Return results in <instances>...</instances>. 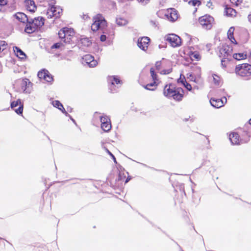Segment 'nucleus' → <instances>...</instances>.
Listing matches in <instances>:
<instances>
[{
    "label": "nucleus",
    "instance_id": "obj_1",
    "mask_svg": "<svg viewBox=\"0 0 251 251\" xmlns=\"http://www.w3.org/2000/svg\"><path fill=\"white\" fill-rule=\"evenodd\" d=\"M93 23L91 25V29L93 31L98 30L103 31L107 27V22L101 14H99L94 16L93 18Z\"/></svg>",
    "mask_w": 251,
    "mask_h": 251
},
{
    "label": "nucleus",
    "instance_id": "obj_2",
    "mask_svg": "<svg viewBox=\"0 0 251 251\" xmlns=\"http://www.w3.org/2000/svg\"><path fill=\"white\" fill-rule=\"evenodd\" d=\"M164 95L168 98H173L176 100H180L182 98V95L177 91L173 84L166 85L164 88Z\"/></svg>",
    "mask_w": 251,
    "mask_h": 251
},
{
    "label": "nucleus",
    "instance_id": "obj_3",
    "mask_svg": "<svg viewBox=\"0 0 251 251\" xmlns=\"http://www.w3.org/2000/svg\"><path fill=\"white\" fill-rule=\"evenodd\" d=\"M75 35V32L73 29L64 27L60 30L58 32V36L63 42L65 43H70Z\"/></svg>",
    "mask_w": 251,
    "mask_h": 251
},
{
    "label": "nucleus",
    "instance_id": "obj_4",
    "mask_svg": "<svg viewBox=\"0 0 251 251\" xmlns=\"http://www.w3.org/2000/svg\"><path fill=\"white\" fill-rule=\"evenodd\" d=\"M235 72L242 77L250 76L251 75V65L248 63L238 65L236 67Z\"/></svg>",
    "mask_w": 251,
    "mask_h": 251
},
{
    "label": "nucleus",
    "instance_id": "obj_5",
    "mask_svg": "<svg viewBox=\"0 0 251 251\" xmlns=\"http://www.w3.org/2000/svg\"><path fill=\"white\" fill-rule=\"evenodd\" d=\"M199 23L203 28L210 29L214 24V20L211 16L205 15L199 18Z\"/></svg>",
    "mask_w": 251,
    "mask_h": 251
},
{
    "label": "nucleus",
    "instance_id": "obj_6",
    "mask_svg": "<svg viewBox=\"0 0 251 251\" xmlns=\"http://www.w3.org/2000/svg\"><path fill=\"white\" fill-rule=\"evenodd\" d=\"M166 40L174 48L179 47L181 45V38L175 34H169L166 36Z\"/></svg>",
    "mask_w": 251,
    "mask_h": 251
},
{
    "label": "nucleus",
    "instance_id": "obj_7",
    "mask_svg": "<svg viewBox=\"0 0 251 251\" xmlns=\"http://www.w3.org/2000/svg\"><path fill=\"white\" fill-rule=\"evenodd\" d=\"M101 128L105 132H108L111 129V124L109 118L106 115L100 117Z\"/></svg>",
    "mask_w": 251,
    "mask_h": 251
},
{
    "label": "nucleus",
    "instance_id": "obj_8",
    "mask_svg": "<svg viewBox=\"0 0 251 251\" xmlns=\"http://www.w3.org/2000/svg\"><path fill=\"white\" fill-rule=\"evenodd\" d=\"M21 90L25 93H30L32 89V83L28 79L25 78L20 81Z\"/></svg>",
    "mask_w": 251,
    "mask_h": 251
},
{
    "label": "nucleus",
    "instance_id": "obj_9",
    "mask_svg": "<svg viewBox=\"0 0 251 251\" xmlns=\"http://www.w3.org/2000/svg\"><path fill=\"white\" fill-rule=\"evenodd\" d=\"M11 107L18 114H20L23 113V104L22 103L21 100L20 99H18L16 101L11 102Z\"/></svg>",
    "mask_w": 251,
    "mask_h": 251
},
{
    "label": "nucleus",
    "instance_id": "obj_10",
    "mask_svg": "<svg viewBox=\"0 0 251 251\" xmlns=\"http://www.w3.org/2000/svg\"><path fill=\"white\" fill-rule=\"evenodd\" d=\"M150 39L148 37H142L138 40L137 45L139 48L145 51L148 49Z\"/></svg>",
    "mask_w": 251,
    "mask_h": 251
},
{
    "label": "nucleus",
    "instance_id": "obj_11",
    "mask_svg": "<svg viewBox=\"0 0 251 251\" xmlns=\"http://www.w3.org/2000/svg\"><path fill=\"white\" fill-rule=\"evenodd\" d=\"M82 59L83 63L88 65L90 67H94L98 64L97 60H95L94 57L90 54L85 55Z\"/></svg>",
    "mask_w": 251,
    "mask_h": 251
},
{
    "label": "nucleus",
    "instance_id": "obj_12",
    "mask_svg": "<svg viewBox=\"0 0 251 251\" xmlns=\"http://www.w3.org/2000/svg\"><path fill=\"white\" fill-rule=\"evenodd\" d=\"M226 98L223 97L222 99L212 98L210 102L212 106L215 108H220L223 106L226 102Z\"/></svg>",
    "mask_w": 251,
    "mask_h": 251
},
{
    "label": "nucleus",
    "instance_id": "obj_13",
    "mask_svg": "<svg viewBox=\"0 0 251 251\" xmlns=\"http://www.w3.org/2000/svg\"><path fill=\"white\" fill-rule=\"evenodd\" d=\"M38 76L40 79H43L49 82L52 81L53 80L52 75L46 70H43L39 72Z\"/></svg>",
    "mask_w": 251,
    "mask_h": 251
},
{
    "label": "nucleus",
    "instance_id": "obj_14",
    "mask_svg": "<svg viewBox=\"0 0 251 251\" xmlns=\"http://www.w3.org/2000/svg\"><path fill=\"white\" fill-rule=\"evenodd\" d=\"M167 19L171 22L176 21L178 18V15L176 10L174 8L168 9L167 13L165 14Z\"/></svg>",
    "mask_w": 251,
    "mask_h": 251
},
{
    "label": "nucleus",
    "instance_id": "obj_15",
    "mask_svg": "<svg viewBox=\"0 0 251 251\" xmlns=\"http://www.w3.org/2000/svg\"><path fill=\"white\" fill-rule=\"evenodd\" d=\"M232 49L231 47L228 45L223 46L222 48L220 50V54L223 56V58H227L229 55H231Z\"/></svg>",
    "mask_w": 251,
    "mask_h": 251
},
{
    "label": "nucleus",
    "instance_id": "obj_16",
    "mask_svg": "<svg viewBox=\"0 0 251 251\" xmlns=\"http://www.w3.org/2000/svg\"><path fill=\"white\" fill-rule=\"evenodd\" d=\"M108 81L111 82V85L109 88L112 92H114L116 90L114 88L115 84H121L122 83L121 81L116 76L109 77Z\"/></svg>",
    "mask_w": 251,
    "mask_h": 251
},
{
    "label": "nucleus",
    "instance_id": "obj_17",
    "mask_svg": "<svg viewBox=\"0 0 251 251\" xmlns=\"http://www.w3.org/2000/svg\"><path fill=\"white\" fill-rule=\"evenodd\" d=\"M25 4L27 10L31 12H34L36 9L34 1L33 0H25Z\"/></svg>",
    "mask_w": 251,
    "mask_h": 251
},
{
    "label": "nucleus",
    "instance_id": "obj_18",
    "mask_svg": "<svg viewBox=\"0 0 251 251\" xmlns=\"http://www.w3.org/2000/svg\"><path fill=\"white\" fill-rule=\"evenodd\" d=\"M30 20L32 21V24L36 26L37 28L41 27L44 24V20L41 17L35 18L33 20Z\"/></svg>",
    "mask_w": 251,
    "mask_h": 251
},
{
    "label": "nucleus",
    "instance_id": "obj_19",
    "mask_svg": "<svg viewBox=\"0 0 251 251\" xmlns=\"http://www.w3.org/2000/svg\"><path fill=\"white\" fill-rule=\"evenodd\" d=\"M229 140L233 145H239L241 143L239 136L237 133H233L229 135Z\"/></svg>",
    "mask_w": 251,
    "mask_h": 251
},
{
    "label": "nucleus",
    "instance_id": "obj_20",
    "mask_svg": "<svg viewBox=\"0 0 251 251\" xmlns=\"http://www.w3.org/2000/svg\"><path fill=\"white\" fill-rule=\"evenodd\" d=\"M27 25L25 28V31L27 33H31L34 32L37 28L36 26L32 24V21L28 19V21L26 22Z\"/></svg>",
    "mask_w": 251,
    "mask_h": 251
},
{
    "label": "nucleus",
    "instance_id": "obj_21",
    "mask_svg": "<svg viewBox=\"0 0 251 251\" xmlns=\"http://www.w3.org/2000/svg\"><path fill=\"white\" fill-rule=\"evenodd\" d=\"M14 16L19 21L22 23H25L28 21L29 19L24 13L18 12L14 15Z\"/></svg>",
    "mask_w": 251,
    "mask_h": 251
},
{
    "label": "nucleus",
    "instance_id": "obj_22",
    "mask_svg": "<svg viewBox=\"0 0 251 251\" xmlns=\"http://www.w3.org/2000/svg\"><path fill=\"white\" fill-rule=\"evenodd\" d=\"M13 50L18 57L21 59H24L25 57V54L18 47H14Z\"/></svg>",
    "mask_w": 251,
    "mask_h": 251
},
{
    "label": "nucleus",
    "instance_id": "obj_23",
    "mask_svg": "<svg viewBox=\"0 0 251 251\" xmlns=\"http://www.w3.org/2000/svg\"><path fill=\"white\" fill-rule=\"evenodd\" d=\"M234 31V27H231L229 29L228 32H227V36L228 39L233 43H235V44H237V43L236 42L234 36H233V33Z\"/></svg>",
    "mask_w": 251,
    "mask_h": 251
},
{
    "label": "nucleus",
    "instance_id": "obj_24",
    "mask_svg": "<svg viewBox=\"0 0 251 251\" xmlns=\"http://www.w3.org/2000/svg\"><path fill=\"white\" fill-rule=\"evenodd\" d=\"M52 104L54 107L58 108L63 113L65 114L66 115L67 114V113L66 111L65 108L63 107L62 104L60 102V101L58 100H55L52 102Z\"/></svg>",
    "mask_w": 251,
    "mask_h": 251
},
{
    "label": "nucleus",
    "instance_id": "obj_25",
    "mask_svg": "<svg viewBox=\"0 0 251 251\" xmlns=\"http://www.w3.org/2000/svg\"><path fill=\"white\" fill-rule=\"evenodd\" d=\"M80 44L84 47H89L92 42L88 38L84 37L80 39Z\"/></svg>",
    "mask_w": 251,
    "mask_h": 251
},
{
    "label": "nucleus",
    "instance_id": "obj_26",
    "mask_svg": "<svg viewBox=\"0 0 251 251\" xmlns=\"http://www.w3.org/2000/svg\"><path fill=\"white\" fill-rule=\"evenodd\" d=\"M225 12L226 15L230 16H235L236 13L234 9L230 7H227V6L225 8Z\"/></svg>",
    "mask_w": 251,
    "mask_h": 251
},
{
    "label": "nucleus",
    "instance_id": "obj_27",
    "mask_svg": "<svg viewBox=\"0 0 251 251\" xmlns=\"http://www.w3.org/2000/svg\"><path fill=\"white\" fill-rule=\"evenodd\" d=\"M51 9L52 10V12L54 14V16L56 18H58L60 16V13L62 11V9L59 7H55L51 6Z\"/></svg>",
    "mask_w": 251,
    "mask_h": 251
},
{
    "label": "nucleus",
    "instance_id": "obj_28",
    "mask_svg": "<svg viewBox=\"0 0 251 251\" xmlns=\"http://www.w3.org/2000/svg\"><path fill=\"white\" fill-rule=\"evenodd\" d=\"M157 85V82L156 81H153V82L148 84L145 86L144 88L147 90L153 91L156 89Z\"/></svg>",
    "mask_w": 251,
    "mask_h": 251
},
{
    "label": "nucleus",
    "instance_id": "obj_29",
    "mask_svg": "<svg viewBox=\"0 0 251 251\" xmlns=\"http://www.w3.org/2000/svg\"><path fill=\"white\" fill-rule=\"evenodd\" d=\"M233 57L237 60H240L246 58L247 55L243 53H234Z\"/></svg>",
    "mask_w": 251,
    "mask_h": 251
},
{
    "label": "nucleus",
    "instance_id": "obj_30",
    "mask_svg": "<svg viewBox=\"0 0 251 251\" xmlns=\"http://www.w3.org/2000/svg\"><path fill=\"white\" fill-rule=\"evenodd\" d=\"M127 22L126 19L122 18H118L116 19V23L119 25H125L127 24Z\"/></svg>",
    "mask_w": 251,
    "mask_h": 251
},
{
    "label": "nucleus",
    "instance_id": "obj_31",
    "mask_svg": "<svg viewBox=\"0 0 251 251\" xmlns=\"http://www.w3.org/2000/svg\"><path fill=\"white\" fill-rule=\"evenodd\" d=\"M190 57L192 60H199L201 59L199 53L196 51L192 52L190 54Z\"/></svg>",
    "mask_w": 251,
    "mask_h": 251
},
{
    "label": "nucleus",
    "instance_id": "obj_32",
    "mask_svg": "<svg viewBox=\"0 0 251 251\" xmlns=\"http://www.w3.org/2000/svg\"><path fill=\"white\" fill-rule=\"evenodd\" d=\"M150 73H151V76L153 81L157 82V81H158L157 75L155 73L154 70L153 68H151Z\"/></svg>",
    "mask_w": 251,
    "mask_h": 251
},
{
    "label": "nucleus",
    "instance_id": "obj_33",
    "mask_svg": "<svg viewBox=\"0 0 251 251\" xmlns=\"http://www.w3.org/2000/svg\"><path fill=\"white\" fill-rule=\"evenodd\" d=\"M7 44L5 41H1L0 42V52L3 51L6 48Z\"/></svg>",
    "mask_w": 251,
    "mask_h": 251
},
{
    "label": "nucleus",
    "instance_id": "obj_34",
    "mask_svg": "<svg viewBox=\"0 0 251 251\" xmlns=\"http://www.w3.org/2000/svg\"><path fill=\"white\" fill-rule=\"evenodd\" d=\"M212 78H213V82L215 84L219 85L220 84V78L218 75H217L215 74H214L212 75Z\"/></svg>",
    "mask_w": 251,
    "mask_h": 251
},
{
    "label": "nucleus",
    "instance_id": "obj_35",
    "mask_svg": "<svg viewBox=\"0 0 251 251\" xmlns=\"http://www.w3.org/2000/svg\"><path fill=\"white\" fill-rule=\"evenodd\" d=\"M190 5L195 6L196 5L199 6L201 4V2L198 0H190L188 2Z\"/></svg>",
    "mask_w": 251,
    "mask_h": 251
},
{
    "label": "nucleus",
    "instance_id": "obj_36",
    "mask_svg": "<svg viewBox=\"0 0 251 251\" xmlns=\"http://www.w3.org/2000/svg\"><path fill=\"white\" fill-rule=\"evenodd\" d=\"M54 14L52 12L51 7L49 8L47 12V15L48 18H51L52 17H54Z\"/></svg>",
    "mask_w": 251,
    "mask_h": 251
},
{
    "label": "nucleus",
    "instance_id": "obj_37",
    "mask_svg": "<svg viewBox=\"0 0 251 251\" xmlns=\"http://www.w3.org/2000/svg\"><path fill=\"white\" fill-rule=\"evenodd\" d=\"M63 46H64L63 43L61 42H58V43H56L54 44L52 46V49H59Z\"/></svg>",
    "mask_w": 251,
    "mask_h": 251
},
{
    "label": "nucleus",
    "instance_id": "obj_38",
    "mask_svg": "<svg viewBox=\"0 0 251 251\" xmlns=\"http://www.w3.org/2000/svg\"><path fill=\"white\" fill-rule=\"evenodd\" d=\"M172 69H164L160 72V74L161 75H167L170 74L171 72H172Z\"/></svg>",
    "mask_w": 251,
    "mask_h": 251
},
{
    "label": "nucleus",
    "instance_id": "obj_39",
    "mask_svg": "<svg viewBox=\"0 0 251 251\" xmlns=\"http://www.w3.org/2000/svg\"><path fill=\"white\" fill-rule=\"evenodd\" d=\"M163 62L157 61L155 63V68L157 70H160L161 66L163 65Z\"/></svg>",
    "mask_w": 251,
    "mask_h": 251
},
{
    "label": "nucleus",
    "instance_id": "obj_40",
    "mask_svg": "<svg viewBox=\"0 0 251 251\" xmlns=\"http://www.w3.org/2000/svg\"><path fill=\"white\" fill-rule=\"evenodd\" d=\"M167 0H158V4L159 7H160L165 6Z\"/></svg>",
    "mask_w": 251,
    "mask_h": 251
},
{
    "label": "nucleus",
    "instance_id": "obj_41",
    "mask_svg": "<svg viewBox=\"0 0 251 251\" xmlns=\"http://www.w3.org/2000/svg\"><path fill=\"white\" fill-rule=\"evenodd\" d=\"M231 2L235 4L236 6L238 5L242 2V0H230Z\"/></svg>",
    "mask_w": 251,
    "mask_h": 251
},
{
    "label": "nucleus",
    "instance_id": "obj_42",
    "mask_svg": "<svg viewBox=\"0 0 251 251\" xmlns=\"http://www.w3.org/2000/svg\"><path fill=\"white\" fill-rule=\"evenodd\" d=\"M138 1L143 5H146L150 2V0H138Z\"/></svg>",
    "mask_w": 251,
    "mask_h": 251
},
{
    "label": "nucleus",
    "instance_id": "obj_43",
    "mask_svg": "<svg viewBox=\"0 0 251 251\" xmlns=\"http://www.w3.org/2000/svg\"><path fill=\"white\" fill-rule=\"evenodd\" d=\"M226 58H222V59L221 60V65L223 67H226Z\"/></svg>",
    "mask_w": 251,
    "mask_h": 251
},
{
    "label": "nucleus",
    "instance_id": "obj_44",
    "mask_svg": "<svg viewBox=\"0 0 251 251\" xmlns=\"http://www.w3.org/2000/svg\"><path fill=\"white\" fill-rule=\"evenodd\" d=\"M184 85L187 89H188V90H191L192 86L190 84L186 82V84L184 83Z\"/></svg>",
    "mask_w": 251,
    "mask_h": 251
},
{
    "label": "nucleus",
    "instance_id": "obj_45",
    "mask_svg": "<svg viewBox=\"0 0 251 251\" xmlns=\"http://www.w3.org/2000/svg\"><path fill=\"white\" fill-rule=\"evenodd\" d=\"M7 0H0V5L3 6L7 4Z\"/></svg>",
    "mask_w": 251,
    "mask_h": 251
},
{
    "label": "nucleus",
    "instance_id": "obj_46",
    "mask_svg": "<svg viewBox=\"0 0 251 251\" xmlns=\"http://www.w3.org/2000/svg\"><path fill=\"white\" fill-rule=\"evenodd\" d=\"M100 41H102V42L105 41L106 40V35H101L100 37Z\"/></svg>",
    "mask_w": 251,
    "mask_h": 251
},
{
    "label": "nucleus",
    "instance_id": "obj_47",
    "mask_svg": "<svg viewBox=\"0 0 251 251\" xmlns=\"http://www.w3.org/2000/svg\"><path fill=\"white\" fill-rule=\"evenodd\" d=\"M212 5V3L210 2H208L207 4H206V6L208 7L209 8H210Z\"/></svg>",
    "mask_w": 251,
    "mask_h": 251
},
{
    "label": "nucleus",
    "instance_id": "obj_48",
    "mask_svg": "<svg viewBox=\"0 0 251 251\" xmlns=\"http://www.w3.org/2000/svg\"><path fill=\"white\" fill-rule=\"evenodd\" d=\"M106 151L107 152V153H108L110 155H111V156H112V155H113L111 153V152H110V151H109V150H108V149H106Z\"/></svg>",
    "mask_w": 251,
    "mask_h": 251
},
{
    "label": "nucleus",
    "instance_id": "obj_49",
    "mask_svg": "<svg viewBox=\"0 0 251 251\" xmlns=\"http://www.w3.org/2000/svg\"><path fill=\"white\" fill-rule=\"evenodd\" d=\"M112 159L114 161V162L115 163H117V161H116V158L115 157V156L114 155H112Z\"/></svg>",
    "mask_w": 251,
    "mask_h": 251
},
{
    "label": "nucleus",
    "instance_id": "obj_50",
    "mask_svg": "<svg viewBox=\"0 0 251 251\" xmlns=\"http://www.w3.org/2000/svg\"><path fill=\"white\" fill-rule=\"evenodd\" d=\"M248 18L249 21L251 23V14L249 15Z\"/></svg>",
    "mask_w": 251,
    "mask_h": 251
},
{
    "label": "nucleus",
    "instance_id": "obj_51",
    "mask_svg": "<svg viewBox=\"0 0 251 251\" xmlns=\"http://www.w3.org/2000/svg\"><path fill=\"white\" fill-rule=\"evenodd\" d=\"M130 179V178H127L126 179V181H125V183H126L127 182H128V181H129Z\"/></svg>",
    "mask_w": 251,
    "mask_h": 251
},
{
    "label": "nucleus",
    "instance_id": "obj_52",
    "mask_svg": "<svg viewBox=\"0 0 251 251\" xmlns=\"http://www.w3.org/2000/svg\"><path fill=\"white\" fill-rule=\"evenodd\" d=\"M88 18V16L87 15H84V16H83L84 19H86Z\"/></svg>",
    "mask_w": 251,
    "mask_h": 251
},
{
    "label": "nucleus",
    "instance_id": "obj_53",
    "mask_svg": "<svg viewBox=\"0 0 251 251\" xmlns=\"http://www.w3.org/2000/svg\"><path fill=\"white\" fill-rule=\"evenodd\" d=\"M250 125H251V119L249 120V122Z\"/></svg>",
    "mask_w": 251,
    "mask_h": 251
}]
</instances>
